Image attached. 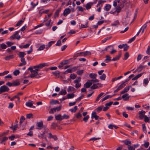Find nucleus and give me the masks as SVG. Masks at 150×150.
<instances>
[{"label":"nucleus","instance_id":"1","mask_svg":"<svg viewBox=\"0 0 150 150\" xmlns=\"http://www.w3.org/2000/svg\"><path fill=\"white\" fill-rule=\"evenodd\" d=\"M45 63H42L39 64L38 65L34 66L33 68L34 69V71L31 73V74L28 76V77H30L31 78L36 77V78H39L40 77V75L41 74L40 73H38V71H39V70L43 67H45Z\"/></svg>","mask_w":150,"mask_h":150},{"label":"nucleus","instance_id":"2","mask_svg":"<svg viewBox=\"0 0 150 150\" xmlns=\"http://www.w3.org/2000/svg\"><path fill=\"white\" fill-rule=\"evenodd\" d=\"M91 52L89 51H84L77 53L76 54L77 57L84 56L86 57L91 55Z\"/></svg>","mask_w":150,"mask_h":150},{"label":"nucleus","instance_id":"3","mask_svg":"<svg viewBox=\"0 0 150 150\" xmlns=\"http://www.w3.org/2000/svg\"><path fill=\"white\" fill-rule=\"evenodd\" d=\"M18 31H16L13 35L10 37V39H14L15 38H16L17 40H19L21 38V36L18 35Z\"/></svg>","mask_w":150,"mask_h":150},{"label":"nucleus","instance_id":"4","mask_svg":"<svg viewBox=\"0 0 150 150\" xmlns=\"http://www.w3.org/2000/svg\"><path fill=\"white\" fill-rule=\"evenodd\" d=\"M61 106L60 105L56 108H51L49 112L50 113L53 114L54 112H56V111H60L61 110Z\"/></svg>","mask_w":150,"mask_h":150},{"label":"nucleus","instance_id":"5","mask_svg":"<svg viewBox=\"0 0 150 150\" xmlns=\"http://www.w3.org/2000/svg\"><path fill=\"white\" fill-rule=\"evenodd\" d=\"M9 90V88L6 86H2L0 88V93L8 91Z\"/></svg>","mask_w":150,"mask_h":150},{"label":"nucleus","instance_id":"6","mask_svg":"<svg viewBox=\"0 0 150 150\" xmlns=\"http://www.w3.org/2000/svg\"><path fill=\"white\" fill-rule=\"evenodd\" d=\"M43 122L42 121L38 122L36 124V129H37L41 130L43 128Z\"/></svg>","mask_w":150,"mask_h":150},{"label":"nucleus","instance_id":"7","mask_svg":"<svg viewBox=\"0 0 150 150\" xmlns=\"http://www.w3.org/2000/svg\"><path fill=\"white\" fill-rule=\"evenodd\" d=\"M71 11V10L69 8H67L65 9L63 13L64 16H66L68 14L70 13Z\"/></svg>","mask_w":150,"mask_h":150},{"label":"nucleus","instance_id":"8","mask_svg":"<svg viewBox=\"0 0 150 150\" xmlns=\"http://www.w3.org/2000/svg\"><path fill=\"white\" fill-rule=\"evenodd\" d=\"M33 103L34 102L33 101L29 100L26 103L25 105L27 106L35 108V106H33Z\"/></svg>","mask_w":150,"mask_h":150},{"label":"nucleus","instance_id":"9","mask_svg":"<svg viewBox=\"0 0 150 150\" xmlns=\"http://www.w3.org/2000/svg\"><path fill=\"white\" fill-rule=\"evenodd\" d=\"M92 84V83L90 80H88L84 84V86L87 88H89Z\"/></svg>","mask_w":150,"mask_h":150},{"label":"nucleus","instance_id":"10","mask_svg":"<svg viewBox=\"0 0 150 150\" xmlns=\"http://www.w3.org/2000/svg\"><path fill=\"white\" fill-rule=\"evenodd\" d=\"M146 112L142 110L141 111H139V117L141 119H142L144 117H145V114Z\"/></svg>","mask_w":150,"mask_h":150},{"label":"nucleus","instance_id":"11","mask_svg":"<svg viewBox=\"0 0 150 150\" xmlns=\"http://www.w3.org/2000/svg\"><path fill=\"white\" fill-rule=\"evenodd\" d=\"M91 118H94L95 120H97L99 118L98 116L97 115L96 113L95 112L93 111L91 114Z\"/></svg>","mask_w":150,"mask_h":150},{"label":"nucleus","instance_id":"12","mask_svg":"<svg viewBox=\"0 0 150 150\" xmlns=\"http://www.w3.org/2000/svg\"><path fill=\"white\" fill-rule=\"evenodd\" d=\"M122 99L125 101L128 100H129V96L128 94L126 93L123 95L122 97Z\"/></svg>","mask_w":150,"mask_h":150},{"label":"nucleus","instance_id":"13","mask_svg":"<svg viewBox=\"0 0 150 150\" xmlns=\"http://www.w3.org/2000/svg\"><path fill=\"white\" fill-rule=\"evenodd\" d=\"M122 55V53L121 51H119L118 54L116 57L113 58L112 60L113 61H115L119 59L121 57Z\"/></svg>","mask_w":150,"mask_h":150},{"label":"nucleus","instance_id":"14","mask_svg":"<svg viewBox=\"0 0 150 150\" xmlns=\"http://www.w3.org/2000/svg\"><path fill=\"white\" fill-rule=\"evenodd\" d=\"M48 131L49 129H46L42 133H41L40 134H38V137L40 138H43L44 137V134L48 132Z\"/></svg>","mask_w":150,"mask_h":150},{"label":"nucleus","instance_id":"15","mask_svg":"<svg viewBox=\"0 0 150 150\" xmlns=\"http://www.w3.org/2000/svg\"><path fill=\"white\" fill-rule=\"evenodd\" d=\"M106 1L105 0H99L98 2V4L96 5V7H102L103 4Z\"/></svg>","mask_w":150,"mask_h":150},{"label":"nucleus","instance_id":"16","mask_svg":"<svg viewBox=\"0 0 150 150\" xmlns=\"http://www.w3.org/2000/svg\"><path fill=\"white\" fill-rule=\"evenodd\" d=\"M8 139V138L6 137H3L2 139H0V140H1L0 142V144H5V142H6Z\"/></svg>","mask_w":150,"mask_h":150},{"label":"nucleus","instance_id":"17","mask_svg":"<svg viewBox=\"0 0 150 150\" xmlns=\"http://www.w3.org/2000/svg\"><path fill=\"white\" fill-rule=\"evenodd\" d=\"M55 119L57 120L61 121L62 120L61 115L59 114L57 115H55Z\"/></svg>","mask_w":150,"mask_h":150},{"label":"nucleus","instance_id":"18","mask_svg":"<svg viewBox=\"0 0 150 150\" xmlns=\"http://www.w3.org/2000/svg\"><path fill=\"white\" fill-rule=\"evenodd\" d=\"M49 137L50 138H53L54 140H57V138L56 135H53L51 133H49Z\"/></svg>","mask_w":150,"mask_h":150},{"label":"nucleus","instance_id":"19","mask_svg":"<svg viewBox=\"0 0 150 150\" xmlns=\"http://www.w3.org/2000/svg\"><path fill=\"white\" fill-rule=\"evenodd\" d=\"M88 21H86V23L85 25H83L81 24V25L79 26L80 29H81L82 28H86L88 27Z\"/></svg>","mask_w":150,"mask_h":150},{"label":"nucleus","instance_id":"20","mask_svg":"<svg viewBox=\"0 0 150 150\" xmlns=\"http://www.w3.org/2000/svg\"><path fill=\"white\" fill-rule=\"evenodd\" d=\"M75 88L73 87L69 86L68 87L67 90L68 92H70L74 91H75Z\"/></svg>","mask_w":150,"mask_h":150},{"label":"nucleus","instance_id":"21","mask_svg":"<svg viewBox=\"0 0 150 150\" xmlns=\"http://www.w3.org/2000/svg\"><path fill=\"white\" fill-rule=\"evenodd\" d=\"M26 54L24 52H19L18 55L19 57L21 58H24L25 55Z\"/></svg>","mask_w":150,"mask_h":150},{"label":"nucleus","instance_id":"22","mask_svg":"<svg viewBox=\"0 0 150 150\" xmlns=\"http://www.w3.org/2000/svg\"><path fill=\"white\" fill-rule=\"evenodd\" d=\"M67 98L69 99L73 98L75 96V94L73 93L68 94L67 95Z\"/></svg>","mask_w":150,"mask_h":150},{"label":"nucleus","instance_id":"23","mask_svg":"<svg viewBox=\"0 0 150 150\" xmlns=\"http://www.w3.org/2000/svg\"><path fill=\"white\" fill-rule=\"evenodd\" d=\"M120 22L118 20H117L115 21L114 23L111 24L112 26H118L120 25Z\"/></svg>","mask_w":150,"mask_h":150},{"label":"nucleus","instance_id":"24","mask_svg":"<svg viewBox=\"0 0 150 150\" xmlns=\"http://www.w3.org/2000/svg\"><path fill=\"white\" fill-rule=\"evenodd\" d=\"M111 8V5L110 4H107L104 8V10L108 11Z\"/></svg>","mask_w":150,"mask_h":150},{"label":"nucleus","instance_id":"25","mask_svg":"<svg viewBox=\"0 0 150 150\" xmlns=\"http://www.w3.org/2000/svg\"><path fill=\"white\" fill-rule=\"evenodd\" d=\"M67 94L66 91L64 89H62L59 93V95H64Z\"/></svg>","mask_w":150,"mask_h":150},{"label":"nucleus","instance_id":"26","mask_svg":"<svg viewBox=\"0 0 150 150\" xmlns=\"http://www.w3.org/2000/svg\"><path fill=\"white\" fill-rule=\"evenodd\" d=\"M97 76V74H96L91 73L89 75V76L91 79H95Z\"/></svg>","mask_w":150,"mask_h":150},{"label":"nucleus","instance_id":"27","mask_svg":"<svg viewBox=\"0 0 150 150\" xmlns=\"http://www.w3.org/2000/svg\"><path fill=\"white\" fill-rule=\"evenodd\" d=\"M13 58L14 56L13 55H10L6 57L5 58V59L6 60H10L11 59Z\"/></svg>","mask_w":150,"mask_h":150},{"label":"nucleus","instance_id":"28","mask_svg":"<svg viewBox=\"0 0 150 150\" xmlns=\"http://www.w3.org/2000/svg\"><path fill=\"white\" fill-rule=\"evenodd\" d=\"M7 47L6 45L4 43L0 44V48H1V49H5Z\"/></svg>","mask_w":150,"mask_h":150},{"label":"nucleus","instance_id":"29","mask_svg":"<svg viewBox=\"0 0 150 150\" xmlns=\"http://www.w3.org/2000/svg\"><path fill=\"white\" fill-rule=\"evenodd\" d=\"M50 103L52 105L55 104H56L59 103V101L57 100H52L50 102Z\"/></svg>","mask_w":150,"mask_h":150},{"label":"nucleus","instance_id":"30","mask_svg":"<svg viewBox=\"0 0 150 150\" xmlns=\"http://www.w3.org/2000/svg\"><path fill=\"white\" fill-rule=\"evenodd\" d=\"M129 90V88L125 87L122 91L120 92L121 94H123L127 92Z\"/></svg>","mask_w":150,"mask_h":150},{"label":"nucleus","instance_id":"31","mask_svg":"<svg viewBox=\"0 0 150 150\" xmlns=\"http://www.w3.org/2000/svg\"><path fill=\"white\" fill-rule=\"evenodd\" d=\"M112 98V96H110V95H108L103 98L101 100V101L102 102L106 100Z\"/></svg>","mask_w":150,"mask_h":150},{"label":"nucleus","instance_id":"32","mask_svg":"<svg viewBox=\"0 0 150 150\" xmlns=\"http://www.w3.org/2000/svg\"><path fill=\"white\" fill-rule=\"evenodd\" d=\"M142 74L141 73V74H140L136 75L134 77V78L132 79V80L133 81V80H135L139 78L140 77L142 76Z\"/></svg>","mask_w":150,"mask_h":150},{"label":"nucleus","instance_id":"33","mask_svg":"<svg viewBox=\"0 0 150 150\" xmlns=\"http://www.w3.org/2000/svg\"><path fill=\"white\" fill-rule=\"evenodd\" d=\"M25 18L23 19V20H20L19 21L17 24H16V26H19L25 20Z\"/></svg>","mask_w":150,"mask_h":150},{"label":"nucleus","instance_id":"34","mask_svg":"<svg viewBox=\"0 0 150 150\" xmlns=\"http://www.w3.org/2000/svg\"><path fill=\"white\" fill-rule=\"evenodd\" d=\"M61 8H59L56 11L54 14L55 17H56V16L57 17H58L59 12L61 11Z\"/></svg>","mask_w":150,"mask_h":150},{"label":"nucleus","instance_id":"35","mask_svg":"<svg viewBox=\"0 0 150 150\" xmlns=\"http://www.w3.org/2000/svg\"><path fill=\"white\" fill-rule=\"evenodd\" d=\"M129 56V54L128 52H126L124 54V57L123 59L124 60H125L127 59Z\"/></svg>","mask_w":150,"mask_h":150},{"label":"nucleus","instance_id":"36","mask_svg":"<svg viewBox=\"0 0 150 150\" xmlns=\"http://www.w3.org/2000/svg\"><path fill=\"white\" fill-rule=\"evenodd\" d=\"M77 107L76 106H75L73 108L70 109L69 110L71 112H76V110H77Z\"/></svg>","mask_w":150,"mask_h":150},{"label":"nucleus","instance_id":"37","mask_svg":"<svg viewBox=\"0 0 150 150\" xmlns=\"http://www.w3.org/2000/svg\"><path fill=\"white\" fill-rule=\"evenodd\" d=\"M106 77V75L104 74H103L101 76L99 77V78L101 80L104 81Z\"/></svg>","mask_w":150,"mask_h":150},{"label":"nucleus","instance_id":"38","mask_svg":"<svg viewBox=\"0 0 150 150\" xmlns=\"http://www.w3.org/2000/svg\"><path fill=\"white\" fill-rule=\"evenodd\" d=\"M92 5V4H90L89 3L87 4L86 6V9L87 10H88V9L91 8Z\"/></svg>","mask_w":150,"mask_h":150},{"label":"nucleus","instance_id":"39","mask_svg":"<svg viewBox=\"0 0 150 150\" xmlns=\"http://www.w3.org/2000/svg\"><path fill=\"white\" fill-rule=\"evenodd\" d=\"M62 119H68L69 118V116L68 115H66L65 114H64L62 116Z\"/></svg>","mask_w":150,"mask_h":150},{"label":"nucleus","instance_id":"40","mask_svg":"<svg viewBox=\"0 0 150 150\" xmlns=\"http://www.w3.org/2000/svg\"><path fill=\"white\" fill-rule=\"evenodd\" d=\"M106 58L105 60L106 62H108L109 61H111V57L109 55H107L106 56Z\"/></svg>","mask_w":150,"mask_h":150},{"label":"nucleus","instance_id":"41","mask_svg":"<svg viewBox=\"0 0 150 150\" xmlns=\"http://www.w3.org/2000/svg\"><path fill=\"white\" fill-rule=\"evenodd\" d=\"M125 144L128 146H130L131 144V142L130 140H125Z\"/></svg>","mask_w":150,"mask_h":150},{"label":"nucleus","instance_id":"42","mask_svg":"<svg viewBox=\"0 0 150 150\" xmlns=\"http://www.w3.org/2000/svg\"><path fill=\"white\" fill-rule=\"evenodd\" d=\"M25 120V118L24 116H22L21 117V118L20 119L19 123L21 124Z\"/></svg>","mask_w":150,"mask_h":150},{"label":"nucleus","instance_id":"43","mask_svg":"<svg viewBox=\"0 0 150 150\" xmlns=\"http://www.w3.org/2000/svg\"><path fill=\"white\" fill-rule=\"evenodd\" d=\"M83 70H78L76 72L77 74L79 75H81L83 73Z\"/></svg>","mask_w":150,"mask_h":150},{"label":"nucleus","instance_id":"44","mask_svg":"<svg viewBox=\"0 0 150 150\" xmlns=\"http://www.w3.org/2000/svg\"><path fill=\"white\" fill-rule=\"evenodd\" d=\"M104 94V93H100L97 96L96 100V101H98L99 100L100 98Z\"/></svg>","mask_w":150,"mask_h":150},{"label":"nucleus","instance_id":"45","mask_svg":"<svg viewBox=\"0 0 150 150\" xmlns=\"http://www.w3.org/2000/svg\"><path fill=\"white\" fill-rule=\"evenodd\" d=\"M89 115H87L86 116L83 117V120L85 122H87L89 118Z\"/></svg>","mask_w":150,"mask_h":150},{"label":"nucleus","instance_id":"46","mask_svg":"<svg viewBox=\"0 0 150 150\" xmlns=\"http://www.w3.org/2000/svg\"><path fill=\"white\" fill-rule=\"evenodd\" d=\"M55 42V41H51L50 42H49L48 43V45L47 47L46 48L47 49H48L49 48H50L52 44H53Z\"/></svg>","mask_w":150,"mask_h":150},{"label":"nucleus","instance_id":"47","mask_svg":"<svg viewBox=\"0 0 150 150\" xmlns=\"http://www.w3.org/2000/svg\"><path fill=\"white\" fill-rule=\"evenodd\" d=\"M18 128V124H16L13 126H11L10 127V128L12 129L13 131L16 130L17 128Z\"/></svg>","mask_w":150,"mask_h":150},{"label":"nucleus","instance_id":"48","mask_svg":"<svg viewBox=\"0 0 150 150\" xmlns=\"http://www.w3.org/2000/svg\"><path fill=\"white\" fill-rule=\"evenodd\" d=\"M20 73V72L18 70H16L13 72V74L15 76H17Z\"/></svg>","mask_w":150,"mask_h":150},{"label":"nucleus","instance_id":"49","mask_svg":"<svg viewBox=\"0 0 150 150\" xmlns=\"http://www.w3.org/2000/svg\"><path fill=\"white\" fill-rule=\"evenodd\" d=\"M9 73V71H5L3 72L0 73V76H3Z\"/></svg>","mask_w":150,"mask_h":150},{"label":"nucleus","instance_id":"50","mask_svg":"<svg viewBox=\"0 0 150 150\" xmlns=\"http://www.w3.org/2000/svg\"><path fill=\"white\" fill-rule=\"evenodd\" d=\"M125 82H122V83L118 87L120 90L122 88L125 86Z\"/></svg>","mask_w":150,"mask_h":150},{"label":"nucleus","instance_id":"51","mask_svg":"<svg viewBox=\"0 0 150 150\" xmlns=\"http://www.w3.org/2000/svg\"><path fill=\"white\" fill-rule=\"evenodd\" d=\"M57 126V123L53 122L51 125V128L53 129H55Z\"/></svg>","mask_w":150,"mask_h":150},{"label":"nucleus","instance_id":"52","mask_svg":"<svg viewBox=\"0 0 150 150\" xmlns=\"http://www.w3.org/2000/svg\"><path fill=\"white\" fill-rule=\"evenodd\" d=\"M45 45H42L40 46V47L38 49V51H41L43 50L44 48H45Z\"/></svg>","mask_w":150,"mask_h":150},{"label":"nucleus","instance_id":"53","mask_svg":"<svg viewBox=\"0 0 150 150\" xmlns=\"http://www.w3.org/2000/svg\"><path fill=\"white\" fill-rule=\"evenodd\" d=\"M33 118V115L32 113L27 114L26 118L30 119Z\"/></svg>","mask_w":150,"mask_h":150},{"label":"nucleus","instance_id":"54","mask_svg":"<svg viewBox=\"0 0 150 150\" xmlns=\"http://www.w3.org/2000/svg\"><path fill=\"white\" fill-rule=\"evenodd\" d=\"M75 116L78 119H79L81 118L82 116V115L81 112H78L75 115Z\"/></svg>","mask_w":150,"mask_h":150},{"label":"nucleus","instance_id":"55","mask_svg":"<svg viewBox=\"0 0 150 150\" xmlns=\"http://www.w3.org/2000/svg\"><path fill=\"white\" fill-rule=\"evenodd\" d=\"M142 126L143 131L145 133H146L147 131L145 124H143L142 125Z\"/></svg>","mask_w":150,"mask_h":150},{"label":"nucleus","instance_id":"56","mask_svg":"<svg viewBox=\"0 0 150 150\" xmlns=\"http://www.w3.org/2000/svg\"><path fill=\"white\" fill-rule=\"evenodd\" d=\"M98 88V86L97 84H94L93 85L91 86V88L92 89H95L97 88Z\"/></svg>","mask_w":150,"mask_h":150},{"label":"nucleus","instance_id":"57","mask_svg":"<svg viewBox=\"0 0 150 150\" xmlns=\"http://www.w3.org/2000/svg\"><path fill=\"white\" fill-rule=\"evenodd\" d=\"M76 77V75L75 74H71L70 75V78L72 79H74Z\"/></svg>","mask_w":150,"mask_h":150},{"label":"nucleus","instance_id":"58","mask_svg":"<svg viewBox=\"0 0 150 150\" xmlns=\"http://www.w3.org/2000/svg\"><path fill=\"white\" fill-rule=\"evenodd\" d=\"M13 86H17L19 85L20 84V83L18 82H14L13 83H12Z\"/></svg>","mask_w":150,"mask_h":150},{"label":"nucleus","instance_id":"59","mask_svg":"<svg viewBox=\"0 0 150 150\" xmlns=\"http://www.w3.org/2000/svg\"><path fill=\"white\" fill-rule=\"evenodd\" d=\"M103 108V106H100L96 108V110H97V111L98 112H100L102 110Z\"/></svg>","mask_w":150,"mask_h":150},{"label":"nucleus","instance_id":"60","mask_svg":"<svg viewBox=\"0 0 150 150\" xmlns=\"http://www.w3.org/2000/svg\"><path fill=\"white\" fill-rule=\"evenodd\" d=\"M84 97V95H82L80 97H79L76 100V101H79L81 100Z\"/></svg>","mask_w":150,"mask_h":150},{"label":"nucleus","instance_id":"61","mask_svg":"<svg viewBox=\"0 0 150 150\" xmlns=\"http://www.w3.org/2000/svg\"><path fill=\"white\" fill-rule=\"evenodd\" d=\"M129 46H128L127 44H125V46H124V51H126L129 48Z\"/></svg>","mask_w":150,"mask_h":150},{"label":"nucleus","instance_id":"62","mask_svg":"<svg viewBox=\"0 0 150 150\" xmlns=\"http://www.w3.org/2000/svg\"><path fill=\"white\" fill-rule=\"evenodd\" d=\"M76 84L75 85V87L76 88H78L80 87L81 86V83H75Z\"/></svg>","mask_w":150,"mask_h":150},{"label":"nucleus","instance_id":"63","mask_svg":"<svg viewBox=\"0 0 150 150\" xmlns=\"http://www.w3.org/2000/svg\"><path fill=\"white\" fill-rule=\"evenodd\" d=\"M6 44L7 45L8 47H10L11 45L13 44V43L10 41H8L6 42Z\"/></svg>","mask_w":150,"mask_h":150},{"label":"nucleus","instance_id":"64","mask_svg":"<svg viewBox=\"0 0 150 150\" xmlns=\"http://www.w3.org/2000/svg\"><path fill=\"white\" fill-rule=\"evenodd\" d=\"M146 53L148 55H150V46H149L146 52Z\"/></svg>","mask_w":150,"mask_h":150}]
</instances>
